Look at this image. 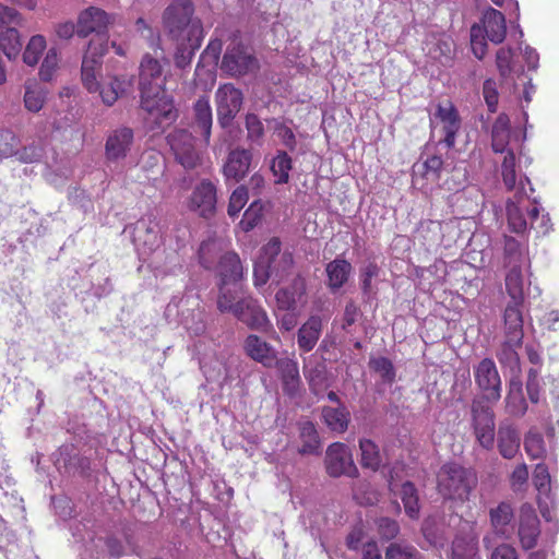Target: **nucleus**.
Segmentation results:
<instances>
[{
  "mask_svg": "<svg viewBox=\"0 0 559 559\" xmlns=\"http://www.w3.org/2000/svg\"><path fill=\"white\" fill-rule=\"evenodd\" d=\"M489 516L493 532L501 537L510 538L514 520L512 506L504 501L500 502L496 508L490 509Z\"/></svg>",
  "mask_w": 559,
  "mask_h": 559,
  "instance_id": "25",
  "label": "nucleus"
},
{
  "mask_svg": "<svg viewBox=\"0 0 559 559\" xmlns=\"http://www.w3.org/2000/svg\"><path fill=\"white\" fill-rule=\"evenodd\" d=\"M127 82L118 76H112L103 85L99 84L97 91L106 106H112L117 99L126 92Z\"/></svg>",
  "mask_w": 559,
  "mask_h": 559,
  "instance_id": "44",
  "label": "nucleus"
},
{
  "mask_svg": "<svg viewBox=\"0 0 559 559\" xmlns=\"http://www.w3.org/2000/svg\"><path fill=\"white\" fill-rule=\"evenodd\" d=\"M324 463L326 473L331 477L347 476L355 478L359 475L352 452L345 443L334 442L330 444L326 449Z\"/></svg>",
  "mask_w": 559,
  "mask_h": 559,
  "instance_id": "8",
  "label": "nucleus"
},
{
  "mask_svg": "<svg viewBox=\"0 0 559 559\" xmlns=\"http://www.w3.org/2000/svg\"><path fill=\"white\" fill-rule=\"evenodd\" d=\"M45 150L40 144L32 143L22 150L16 148L15 156L21 163L32 164L38 163L44 157Z\"/></svg>",
  "mask_w": 559,
  "mask_h": 559,
  "instance_id": "60",
  "label": "nucleus"
},
{
  "mask_svg": "<svg viewBox=\"0 0 559 559\" xmlns=\"http://www.w3.org/2000/svg\"><path fill=\"white\" fill-rule=\"evenodd\" d=\"M234 316L251 330L269 332L272 329L266 311L251 296L238 300Z\"/></svg>",
  "mask_w": 559,
  "mask_h": 559,
  "instance_id": "10",
  "label": "nucleus"
},
{
  "mask_svg": "<svg viewBox=\"0 0 559 559\" xmlns=\"http://www.w3.org/2000/svg\"><path fill=\"white\" fill-rule=\"evenodd\" d=\"M527 216L530 218V226L536 230L538 236H545L552 229V224L548 214L539 213V207L534 200V205L527 210Z\"/></svg>",
  "mask_w": 559,
  "mask_h": 559,
  "instance_id": "49",
  "label": "nucleus"
},
{
  "mask_svg": "<svg viewBox=\"0 0 559 559\" xmlns=\"http://www.w3.org/2000/svg\"><path fill=\"white\" fill-rule=\"evenodd\" d=\"M478 484L474 468L456 462L443 464L437 474L438 492L449 500L466 502Z\"/></svg>",
  "mask_w": 559,
  "mask_h": 559,
  "instance_id": "2",
  "label": "nucleus"
},
{
  "mask_svg": "<svg viewBox=\"0 0 559 559\" xmlns=\"http://www.w3.org/2000/svg\"><path fill=\"white\" fill-rule=\"evenodd\" d=\"M352 270V264L345 259L336 258L329 262L325 266L329 288L337 290L343 287L348 281Z\"/></svg>",
  "mask_w": 559,
  "mask_h": 559,
  "instance_id": "30",
  "label": "nucleus"
},
{
  "mask_svg": "<svg viewBox=\"0 0 559 559\" xmlns=\"http://www.w3.org/2000/svg\"><path fill=\"white\" fill-rule=\"evenodd\" d=\"M435 116L442 123V132L444 138L442 142L448 148H452L455 145L457 132L461 129V118L457 109L448 100L444 105L439 104Z\"/></svg>",
  "mask_w": 559,
  "mask_h": 559,
  "instance_id": "18",
  "label": "nucleus"
},
{
  "mask_svg": "<svg viewBox=\"0 0 559 559\" xmlns=\"http://www.w3.org/2000/svg\"><path fill=\"white\" fill-rule=\"evenodd\" d=\"M478 539L471 534L456 535L452 542V559H476Z\"/></svg>",
  "mask_w": 559,
  "mask_h": 559,
  "instance_id": "35",
  "label": "nucleus"
},
{
  "mask_svg": "<svg viewBox=\"0 0 559 559\" xmlns=\"http://www.w3.org/2000/svg\"><path fill=\"white\" fill-rule=\"evenodd\" d=\"M483 96L490 112H496L499 102L497 83L492 79L485 80L483 84Z\"/></svg>",
  "mask_w": 559,
  "mask_h": 559,
  "instance_id": "63",
  "label": "nucleus"
},
{
  "mask_svg": "<svg viewBox=\"0 0 559 559\" xmlns=\"http://www.w3.org/2000/svg\"><path fill=\"white\" fill-rule=\"evenodd\" d=\"M512 59L513 50L511 48L501 47L498 49L496 64L501 78L508 79L513 72Z\"/></svg>",
  "mask_w": 559,
  "mask_h": 559,
  "instance_id": "59",
  "label": "nucleus"
},
{
  "mask_svg": "<svg viewBox=\"0 0 559 559\" xmlns=\"http://www.w3.org/2000/svg\"><path fill=\"white\" fill-rule=\"evenodd\" d=\"M524 449L526 454L533 459H542L546 454L545 441L542 433L528 431L524 439Z\"/></svg>",
  "mask_w": 559,
  "mask_h": 559,
  "instance_id": "53",
  "label": "nucleus"
},
{
  "mask_svg": "<svg viewBox=\"0 0 559 559\" xmlns=\"http://www.w3.org/2000/svg\"><path fill=\"white\" fill-rule=\"evenodd\" d=\"M133 242L144 254L156 251L162 243L158 222L155 218L138 221L134 227Z\"/></svg>",
  "mask_w": 559,
  "mask_h": 559,
  "instance_id": "16",
  "label": "nucleus"
},
{
  "mask_svg": "<svg viewBox=\"0 0 559 559\" xmlns=\"http://www.w3.org/2000/svg\"><path fill=\"white\" fill-rule=\"evenodd\" d=\"M475 383L483 392L484 401L498 402L501 397V378L496 364L490 358L481 359L474 367Z\"/></svg>",
  "mask_w": 559,
  "mask_h": 559,
  "instance_id": "9",
  "label": "nucleus"
},
{
  "mask_svg": "<svg viewBox=\"0 0 559 559\" xmlns=\"http://www.w3.org/2000/svg\"><path fill=\"white\" fill-rule=\"evenodd\" d=\"M223 243L216 239H209L200 245L198 257L199 262L205 270H213L223 255Z\"/></svg>",
  "mask_w": 559,
  "mask_h": 559,
  "instance_id": "36",
  "label": "nucleus"
},
{
  "mask_svg": "<svg viewBox=\"0 0 559 559\" xmlns=\"http://www.w3.org/2000/svg\"><path fill=\"white\" fill-rule=\"evenodd\" d=\"M59 64V56L56 48L48 49L39 68V78L44 82L52 80Z\"/></svg>",
  "mask_w": 559,
  "mask_h": 559,
  "instance_id": "56",
  "label": "nucleus"
},
{
  "mask_svg": "<svg viewBox=\"0 0 559 559\" xmlns=\"http://www.w3.org/2000/svg\"><path fill=\"white\" fill-rule=\"evenodd\" d=\"M472 427L479 445L491 450L495 444V413L484 399H474L471 405Z\"/></svg>",
  "mask_w": 559,
  "mask_h": 559,
  "instance_id": "5",
  "label": "nucleus"
},
{
  "mask_svg": "<svg viewBox=\"0 0 559 559\" xmlns=\"http://www.w3.org/2000/svg\"><path fill=\"white\" fill-rule=\"evenodd\" d=\"M264 205L260 200L253 201L245 211L239 223L241 229L246 233L252 230L263 217Z\"/></svg>",
  "mask_w": 559,
  "mask_h": 559,
  "instance_id": "51",
  "label": "nucleus"
},
{
  "mask_svg": "<svg viewBox=\"0 0 559 559\" xmlns=\"http://www.w3.org/2000/svg\"><path fill=\"white\" fill-rule=\"evenodd\" d=\"M522 341L515 340V336L506 335V341L502 343L497 358L502 366L513 369H520V356L518 348L522 346Z\"/></svg>",
  "mask_w": 559,
  "mask_h": 559,
  "instance_id": "37",
  "label": "nucleus"
},
{
  "mask_svg": "<svg viewBox=\"0 0 559 559\" xmlns=\"http://www.w3.org/2000/svg\"><path fill=\"white\" fill-rule=\"evenodd\" d=\"M216 187L209 179L201 180L192 190L188 201L190 211L198 213L201 217L209 218L216 210Z\"/></svg>",
  "mask_w": 559,
  "mask_h": 559,
  "instance_id": "11",
  "label": "nucleus"
},
{
  "mask_svg": "<svg viewBox=\"0 0 559 559\" xmlns=\"http://www.w3.org/2000/svg\"><path fill=\"white\" fill-rule=\"evenodd\" d=\"M521 438L510 423H501L497 432V447L503 459L512 460L520 451Z\"/></svg>",
  "mask_w": 559,
  "mask_h": 559,
  "instance_id": "21",
  "label": "nucleus"
},
{
  "mask_svg": "<svg viewBox=\"0 0 559 559\" xmlns=\"http://www.w3.org/2000/svg\"><path fill=\"white\" fill-rule=\"evenodd\" d=\"M506 289L513 301L523 302L524 289L521 265L510 266V271L506 275Z\"/></svg>",
  "mask_w": 559,
  "mask_h": 559,
  "instance_id": "43",
  "label": "nucleus"
},
{
  "mask_svg": "<svg viewBox=\"0 0 559 559\" xmlns=\"http://www.w3.org/2000/svg\"><path fill=\"white\" fill-rule=\"evenodd\" d=\"M361 452L360 464L364 468H369L373 472L378 471L381 466L382 459L379 447L370 439H361L359 441Z\"/></svg>",
  "mask_w": 559,
  "mask_h": 559,
  "instance_id": "42",
  "label": "nucleus"
},
{
  "mask_svg": "<svg viewBox=\"0 0 559 559\" xmlns=\"http://www.w3.org/2000/svg\"><path fill=\"white\" fill-rule=\"evenodd\" d=\"M370 367L386 382H392L395 371L392 361L386 357H379L370 361Z\"/></svg>",
  "mask_w": 559,
  "mask_h": 559,
  "instance_id": "64",
  "label": "nucleus"
},
{
  "mask_svg": "<svg viewBox=\"0 0 559 559\" xmlns=\"http://www.w3.org/2000/svg\"><path fill=\"white\" fill-rule=\"evenodd\" d=\"M271 170L276 177V183H287L289 171L292 170V158L289 155L284 151L278 152L272 160Z\"/></svg>",
  "mask_w": 559,
  "mask_h": 559,
  "instance_id": "48",
  "label": "nucleus"
},
{
  "mask_svg": "<svg viewBox=\"0 0 559 559\" xmlns=\"http://www.w3.org/2000/svg\"><path fill=\"white\" fill-rule=\"evenodd\" d=\"M47 92L36 82L25 83L24 106L31 112H38L46 103Z\"/></svg>",
  "mask_w": 559,
  "mask_h": 559,
  "instance_id": "38",
  "label": "nucleus"
},
{
  "mask_svg": "<svg viewBox=\"0 0 559 559\" xmlns=\"http://www.w3.org/2000/svg\"><path fill=\"white\" fill-rule=\"evenodd\" d=\"M213 124L212 108L207 96H201L193 104V128L200 132L205 144L210 143Z\"/></svg>",
  "mask_w": 559,
  "mask_h": 559,
  "instance_id": "24",
  "label": "nucleus"
},
{
  "mask_svg": "<svg viewBox=\"0 0 559 559\" xmlns=\"http://www.w3.org/2000/svg\"><path fill=\"white\" fill-rule=\"evenodd\" d=\"M273 367H276L281 373V379L286 386L295 388L299 382L298 364L289 358H275Z\"/></svg>",
  "mask_w": 559,
  "mask_h": 559,
  "instance_id": "46",
  "label": "nucleus"
},
{
  "mask_svg": "<svg viewBox=\"0 0 559 559\" xmlns=\"http://www.w3.org/2000/svg\"><path fill=\"white\" fill-rule=\"evenodd\" d=\"M518 535L524 550L533 549L537 545L540 522L535 509L530 504L521 507Z\"/></svg>",
  "mask_w": 559,
  "mask_h": 559,
  "instance_id": "15",
  "label": "nucleus"
},
{
  "mask_svg": "<svg viewBox=\"0 0 559 559\" xmlns=\"http://www.w3.org/2000/svg\"><path fill=\"white\" fill-rule=\"evenodd\" d=\"M300 454H320L321 442L313 423L307 420L299 424Z\"/></svg>",
  "mask_w": 559,
  "mask_h": 559,
  "instance_id": "33",
  "label": "nucleus"
},
{
  "mask_svg": "<svg viewBox=\"0 0 559 559\" xmlns=\"http://www.w3.org/2000/svg\"><path fill=\"white\" fill-rule=\"evenodd\" d=\"M259 69L260 62L253 50L240 41L227 47L221 63V70L233 78L253 74Z\"/></svg>",
  "mask_w": 559,
  "mask_h": 559,
  "instance_id": "4",
  "label": "nucleus"
},
{
  "mask_svg": "<svg viewBox=\"0 0 559 559\" xmlns=\"http://www.w3.org/2000/svg\"><path fill=\"white\" fill-rule=\"evenodd\" d=\"M400 495L407 516L417 520L419 518L420 506L415 485L412 481H405L401 487Z\"/></svg>",
  "mask_w": 559,
  "mask_h": 559,
  "instance_id": "41",
  "label": "nucleus"
},
{
  "mask_svg": "<svg viewBox=\"0 0 559 559\" xmlns=\"http://www.w3.org/2000/svg\"><path fill=\"white\" fill-rule=\"evenodd\" d=\"M527 411V403L523 395V385L519 377L512 378L506 396V412L511 416L522 417Z\"/></svg>",
  "mask_w": 559,
  "mask_h": 559,
  "instance_id": "28",
  "label": "nucleus"
},
{
  "mask_svg": "<svg viewBox=\"0 0 559 559\" xmlns=\"http://www.w3.org/2000/svg\"><path fill=\"white\" fill-rule=\"evenodd\" d=\"M384 559H419V551L413 546L392 543L385 549Z\"/></svg>",
  "mask_w": 559,
  "mask_h": 559,
  "instance_id": "57",
  "label": "nucleus"
},
{
  "mask_svg": "<svg viewBox=\"0 0 559 559\" xmlns=\"http://www.w3.org/2000/svg\"><path fill=\"white\" fill-rule=\"evenodd\" d=\"M503 259L504 264L508 266L521 265L523 258L522 246L514 237L503 236Z\"/></svg>",
  "mask_w": 559,
  "mask_h": 559,
  "instance_id": "50",
  "label": "nucleus"
},
{
  "mask_svg": "<svg viewBox=\"0 0 559 559\" xmlns=\"http://www.w3.org/2000/svg\"><path fill=\"white\" fill-rule=\"evenodd\" d=\"M522 304L512 300V302L508 304L503 313L506 335L515 336L518 342L523 340L524 336Z\"/></svg>",
  "mask_w": 559,
  "mask_h": 559,
  "instance_id": "32",
  "label": "nucleus"
},
{
  "mask_svg": "<svg viewBox=\"0 0 559 559\" xmlns=\"http://www.w3.org/2000/svg\"><path fill=\"white\" fill-rule=\"evenodd\" d=\"M322 418L330 430L343 433L348 428L350 414L344 405L337 407L324 406L322 408Z\"/></svg>",
  "mask_w": 559,
  "mask_h": 559,
  "instance_id": "31",
  "label": "nucleus"
},
{
  "mask_svg": "<svg viewBox=\"0 0 559 559\" xmlns=\"http://www.w3.org/2000/svg\"><path fill=\"white\" fill-rule=\"evenodd\" d=\"M134 143V131L130 127L121 126L111 130L105 142V157L110 163L124 159Z\"/></svg>",
  "mask_w": 559,
  "mask_h": 559,
  "instance_id": "12",
  "label": "nucleus"
},
{
  "mask_svg": "<svg viewBox=\"0 0 559 559\" xmlns=\"http://www.w3.org/2000/svg\"><path fill=\"white\" fill-rule=\"evenodd\" d=\"M167 142L175 159L185 169L191 170L202 163V155L195 147V139L191 132L185 129H175L167 136Z\"/></svg>",
  "mask_w": 559,
  "mask_h": 559,
  "instance_id": "6",
  "label": "nucleus"
},
{
  "mask_svg": "<svg viewBox=\"0 0 559 559\" xmlns=\"http://www.w3.org/2000/svg\"><path fill=\"white\" fill-rule=\"evenodd\" d=\"M483 32L487 38L493 44H500L507 36L506 17L502 12L488 8L481 17Z\"/></svg>",
  "mask_w": 559,
  "mask_h": 559,
  "instance_id": "23",
  "label": "nucleus"
},
{
  "mask_svg": "<svg viewBox=\"0 0 559 559\" xmlns=\"http://www.w3.org/2000/svg\"><path fill=\"white\" fill-rule=\"evenodd\" d=\"M214 270L218 277L217 284L238 287L243 277V267L240 258L236 252H224Z\"/></svg>",
  "mask_w": 559,
  "mask_h": 559,
  "instance_id": "17",
  "label": "nucleus"
},
{
  "mask_svg": "<svg viewBox=\"0 0 559 559\" xmlns=\"http://www.w3.org/2000/svg\"><path fill=\"white\" fill-rule=\"evenodd\" d=\"M533 484L539 492H547L550 489V474L544 463H538L533 472Z\"/></svg>",
  "mask_w": 559,
  "mask_h": 559,
  "instance_id": "62",
  "label": "nucleus"
},
{
  "mask_svg": "<svg viewBox=\"0 0 559 559\" xmlns=\"http://www.w3.org/2000/svg\"><path fill=\"white\" fill-rule=\"evenodd\" d=\"M471 47L474 56L483 60L487 53L488 45L483 35V28L479 25H473L471 28Z\"/></svg>",
  "mask_w": 559,
  "mask_h": 559,
  "instance_id": "61",
  "label": "nucleus"
},
{
  "mask_svg": "<svg viewBox=\"0 0 559 559\" xmlns=\"http://www.w3.org/2000/svg\"><path fill=\"white\" fill-rule=\"evenodd\" d=\"M218 286V297H217V308L222 313L231 312L235 313L236 308L238 307L237 299V289L228 288L229 285L217 284Z\"/></svg>",
  "mask_w": 559,
  "mask_h": 559,
  "instance_id": "52",
  "label": "nucleus"
},
{
  "mask_svg": "<svg viewBox=\"0 0 559 559\" xmlns=\"http://www.w3.org/2000/svg\"><path fill=\"white\" fill-rule=\"evenodd\" d=\"M423 177L430 181L437 182L441 177V171L443 168V159L440 155H431L428 156L423 165Z\"/></svg>",
  "mask_w": 559,
  "mask_h": 559,
  "instance_id": "55",
  "label": "nucleus"
},
{
  "mask_svg": "<svg viewBox=\"0 0 559 559\" xmlns=\"http://www.w3.org/2000/svg\"><path fill=\"white\" fill-rule=\"evenodd\" d=\"M503 183L508 190H513L516 183L515 154L508 150L501 164Z\"/></svg>",
  "mask_w": 559,
  "mask_h": 559,
  "instance_id": "54",
  "label": "nucleus"
},
{
  "mask_svg": "<svg viewBox=\"0 0 559 559\" xmlns=\"http://www.w3.org/2000/svg\"><path fill=\"white\" fill-rule=\"evenodd\" d=\"M510 139V120L506 114H500L492 124L491 147L495 153H506Z\"/></svg>",
  "mask_w": 559,
  "mask_h": 559,
  "instance_id": "34",
  "label": "nucleus"
},
{
  "mask_svg": "<svg viewBox=\"0 0 559 559\" xmlns=\"http://www.w3.org/2000/svg\"><path fill=\"white\" fill-rule=\"evenodd\" d=\"M306 293L305 280L297 276L293 281L292 289L281 288L275 294V300L280 310L292 311L297 306V300Z\"/></svg>",
  "mask_w": 559,
  "mask_h": 559,
  "instance_id": "29",
  "label": "nucleus"
},
{
  "mask_svg": "<svg viewBox=\"0 0 559 559\" xmlns=\"http://www.w3.org/2000/svg\"><path fill=\"white\" fill-rule=\"evenodd\" d=\"M322 332V319L311 316L298 330V347L308 353L314 348Z\"/></svg>",
  "mask_w": 559,
  "mask_h": 559,
  "instance_id": "27",
  "label": "nucleus"
},
{
  "mask_svg": "<svg viewBox=\"0 0 559 559\" xmlns=\"http://www.w3.org/2000/svg\"><path fill=\"white\" fill-rule=\"evenodd\" d=\"M140 106L146 112L145 121L150 130L159 133L164 132L179 117V111L175 105L174 97L166 91L142 94Z\"/></svg>",
  "mask_w": 559,
  "mask_h": 559,
  "instance_id": "3",
  "label": "nucleus"
},
{
  "mask_svg": "<svg viewBox=\"0 0 559 559\" xmlns=\"http://www.w3.org/2000/svg\"><path fill=\"white\" fill-rule=\"evenodd\" d=\"M162 25L165 36L174 46V62L186 69L204 39L203 22L195 16L192 0H173L163 11Z\"/></svg>",
  "mask_w": 559,
  "mask_h": 559,
  "instance_id": "1",
  "label": "nucleus"
},
{
  "mask_svg": "<svg viewBox=\"0 0 559 559\" xmlns=\"http://www.w3.org/2000/svg\"><path fill=\"white\" fill-rule=\"evenodd\" d=\"M530 210L524 204V195L522 193H515L513 199L508 200L506 205L507 219L509 229L516 234H523L527 229V221L523 213V210Z\"/></svg>",
  "mask_w": 559,
  "mask_h": 559,
  "instance_id": "26",
  "label": "nucleus"
},
{
  "mask_svg": "<svg viewBox=\"0 0 559 559\" xmlns=\"http://www.w3.org/2000/svg\"><path fill=\"white\" fill-rule=\"evenodd\" d=\"M278 250V238L273 237L265 243L253 267V281L255 286L266 284L270 277L274 276L267 255L276 254Z\"/></svg>",
  "mask_w": 559,
  "mask_h": 559,
  "instance_id": "22",
  "label": "nucleus"
},
{
  "mask_svg": "<svg viewBox=\"0 0 559 559\" xmlns=\"http://www.w3.org/2000/svg\"><path fill=\"white\" fill-rule=\"evenodd\" d=\"M165 78L160 62L146 53L140 63L139 86L140 95L165 91Z\"/></svg>",
  "mask_w": 559,
  "mask_h": 559,
  "instance_id": "13",
  "label": "nucleus"
},
{
  "mask_svg": "<svg viewBox=\"0 0 559 559\" xmlns=\"http://www.w3.org/2000/svg\"><path fill=\"white\" fill-rule=\"evenodd\" d=\"M110 24V16L97 7H88L81 11L76 21V34L85 38L92 33L104 34Z\"/></svg>",
  "mask_w": 559,
  "mask_h": 559,
  "instance_id": "14",
  "label": "nucleus"
},
{
  "mask_svg": "<svg viewBox=\"0 0 559 559\" xmlns=\"http://www.w3.org/2000/svg\"><path fill=\"white\" fill-rule=\"evenodd\" d=\"M22 49L20 33L14 27H8L0 32V50L9 60L15 59Z\"/></svg>",
  "mask_w": 559,
  "mask_h": 559,
  "instance_id": "40",
  "label": "nucleus"
},
{
  "mask_svg": "<svg viewBox=\"0 0 559 559\" xmlns=\"http://www.w3.org/2000/svg\"><path fill=\"white\" fill-rule=\"evenodd\" d=\"M100 68L102 64H98L96 60H92L90 57H83L81 78L84 87L90 93H96L99 90L97 73Z\"/></svg>",
  "mask_w": 559,
  "mask_h": 559,
  "instance_id": "45",
  "label": "nucleus"
},
{
  "mask_svg": "<svg viewBox=\"0 0 559 559\" xmlns=\"http://www.w3.org/2000/svg\"><path fill=\"white\" fill-rule=\"evenodd\" d=\"M242 92L231 83L221 85L215 92L217 121L222 128H228L242 106Z\"/></svg>",
  "mask_w": 559,
  "mask_h": 559,
  "instance_id": "7",
  "label": "nucleus"
},
{
  "mask_svg": "<svg viewBox=\"0 0 559 559\" xmlns=\"http://www.w3.org/2000/svg\"><path fill=\"white\" fill-rule=\"evenodd\" d=\"M248 189L245 186L237 187L230 198L227 207V213L230 217H236L248 201Z\"/></svg>",
  "mask_w": 559,
  "mask_h": 559,
  "instance_id": "58",
  "label": "nucleus"
},
{
  "mask_svg": "<svg viewBox=\"0 0 559 559\" xmlns=\"http://www.w3.org/2000/svg\"><path fill=\"white\" fill-rule=\"evenodd\" d=\"M281 240L278 239V250L276 254L267 255L274 277L280 282L284 280L294 265V258L289 251H281Z\"/></svg>",
  "mask_w": 559,
  "mask_h": 559,
  "instance_id": "39",
  "label": "nucleus"
},
{
  "mask_svg": "<svg viewBox=\"0 0 559 559\" xmlns=\"http://www.w3.org/2000/svg\"><path fill=\"white\" fill-rule=\"evenodd\" d=\"M252 155L248 150H234L228 154L227 160L223 167V174L226 179H233L236 182L243 179L249 173Z\"/></svg>",
  "mask_w": 559,
  "mask_h": 559,
  "instance_id": "20",
  "label": "nucleus"
},
{
  "mask_svg": "<svg viewBox=\"0 0 559 559\" xmlns=\"http://www.w3.org/2000/svg\"><path fill=\"white\" fill-rule=\"evenodd\" d=\"M46 47V38L43 35L32 36L23 52L24 63L28 67H35L38 63Z\"/></svg>",
  "mask_w": 559,
  "mask_h": 559,
  "instance_id": "47",
  "label": "nucleus"
},
{
  "mask_svg": "<svg viewBox=\"0 0 559 559\" xmlns=\"http://www.w3.org/2000/svg\"><path fill=\"white\" fill-rule=\"evenodd\" d=\"M243 349L247 356L252 360L262 364L266 368L273 367L277 356L275 348L255 334H249L246 337L243 342Z\"/></svg>",
  "mask_w": 559,
  "mask_h": 559,
  "instance_id": "19",
  "label": "nucleus"
}]
</instances>
